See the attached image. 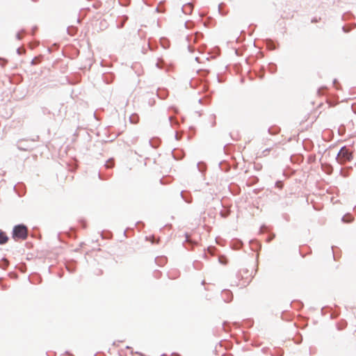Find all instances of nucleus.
I'll list each match as a JSON object with an SVG mask.
<instances>
[{
  "label": "nucleus",
  "instance_id": "nucleus-1",
  "mask_svg": "<svg viewBox=\"0 0 356 356\" xmlns=\"http://www.w3.org/2000/svg\"><path fill=\"white\" fill-rule=\"evenodd\" d=\"M13 239L15 241L25 240L28 236V229L24 225H18L14 227L13 230Z\"/></svg>",
  "mask_w": 356,
  "mask_h": 356
},
{
  "label": "nucleus",
  "instance_id": "nucleus-2",
  "mask_svg": "<svg viewBox=\"0 0 356 356\" xmlns=\"http://www.w3.org/2000/svg\"><path fill=\"white\" fill-rule=\"evenodd\" d=\"M353 158L352 152L346 147H342L338 153L337 160L339 163L344 164L347 161H350Z\"/></svg>",
  "mask_w": 356,
  "mask_h": 356
},
{
  "label": "nucleus",
  "instance_id": "nucleus-3",
  "mask_svg": "<svg viewBox=\"0 0 356 356\" xmlns=\"http://www.w3.org/2000/svg\"><path fill=\"white\" fill-rule=\"evenodd\" d=\"M203 35L202 33H196L194 35L191 36L190 42L193 43L200 42Z\"/></svg>",
  "mask_w": 356,
  "mask_h": 356
},
{
  "label": "nucleus",
  "instance_id": "nucleus-4",
  "mask_svg": "<svg viewBox=\"0 0 356 356\" xmlns=\"http://www.w3.org/2000/svg\"><path fill=\"white\" fill-rule=\"evenodd\" d=\"M8 240V236L3 232H0V244H5Z\"/></svg>",
  "mask_w": 356,
  "mask_h": 356
},
{
  "label": "nucleus",
  "instance_id": "nucleus-5",
  "mask_svg": "<svg viewBox=\"0 0 356 356\" xmlns=\"http://www.w3.org/2000/svg\"><path fill=\"white\" fill-rule=\"evenodd\" d=\"M236 54L237 55H241V54L238 53V50H236Z\"/></svg>",
  "mask_w": 356,
  "mask_h": 356
},
{
  "label": "nucleus",
  "instance_id": "nucleus-6",
  "mask_svg": "<svg viewBox=\"0 0 356 356\" xmlns=\"http://www.w3.org/2000/svg\"><path fill=\"white\" fill-rule=\"evenodd\" d=\"M20 50H21V49H20V48L17 49V51H18V53H19V54H21Z\"/></svg>",
  "mask_w": 356,
  "mask_h": 356
}]
</instances>
